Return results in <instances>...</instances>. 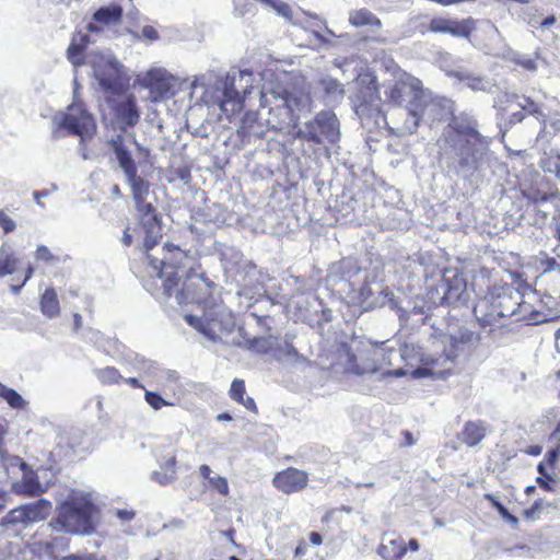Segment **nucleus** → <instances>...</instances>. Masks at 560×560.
Returning a JSON list of instances; mask_svg holds the SVG:
<instances>
[{
    "instance_id": "obj_57",
    "label": "nucleus",
    "mask_w": 560,
    "mask_h": 560,
    "mask_svg": "<svg viewBox=\"0 0 560 560\" xmlns=\"http://www.w3.org/2000/svg\"><path fill=\"white\" fill-rule=\"evenodd\" d=\"M404 439H405L404 445H406V446H410L415 443L413 436H412L411 432H409V431L404 432Z\"/></svg>"
},
{
    "instance_id": "obj_47",
    "label": "nucleus",
    "mask_w": 560,
    "mask_h": 560,
    "mask_svg": "<svg viewBox=\"0 0 560 560\" xmlns=\"http://www.w3.org/2000/svg\"><path fill=\"white\" fill-rule=\"evenodd\" d=\"M556 22H557V19H556V16H555L553 14L546 16V18H545V19H542L540 22H538V21H536V20H534V19H530V20L528 21V23H529L530 25H533V26L538 25V26H539V27H541V28H548V27H550L551 25H553Z\"/></svg>"
},
{
    "instance_id": "obj_2",
    "label": "nucleus",
    "mask_w": 560,
    "mask_h": 560,
    "mask_svg": "<svg viewBox=\"0 0 560 560\" xmlns=\"http://www.w3.org/2000/svg\"><path fill=\"white\" fill-rule=\"evenodd\" d=\"M339 360L343 374L365 377L381 374L382 377L406 375L401 368L390 370L392 355L395 349L387 348L383 342L371 340H358L354 346L341 343L339 347Z\"/></svg>"
},
{
    "instance_id": "obj_37",
    "label": "nucleus",
    "mask_w": 560,
    "mask_h": 560,
    "mask_svg": "<svg viewBox=\"0 0 560 560\" xmlns=\"http://www.w3.org/2000/svg\"><path fill=\"white\" fill-rule=\"evenodd\" d=\"M523 196L533 203H539L550 200L555 197V194L530 186L523 190Z\"/></svg>"
},
{
    "instance_id": "obj_15",
    "label": "nucleus",
    "mask_w": 560,
    "mask_h": 560,
    "mask_svg": "<svg viewBox=\"0 0 560 560\" xmlns=\"http://www.w3.org/2000/svg\"><path fill=\"white\" fill-rule=\"evenodd\" d=\"M52 510V504L46 499H38L32 503L20 505L8 512L5 523L8 524H30L46 520Z\"/></svg>"
},
{
    "instance_id": "obj_7",
    "label": "nucleus",
    "mask_w": 560,
    "mask_h": 560,
    "mask_svg": "<svg viewBox=\"0 0 560 560\" xmlns=\"http://www.w3.org/2000/svg\"><path fill=\"white\" fill-rule=\"evenodd\" d=\"M465 351V342L454 337L448 339L441 354L430 357L423 360L424 366L417 369L416 376H436L445 377L450 375L455 368L456 359Z\"/></svg>"
},
{
    "instance_id": "obj_43",
    "label": "nucleus",
    "mask_w": 560,
    "mask_h": 560,
    "mask_svg": "<svg viewBox=\"0 0 560 560\" xmlns=\"http://www.w3.org/2000/svg\"><path fill=\"white\" fill-rule=\"evenodd\" d=\"M35 258L45 262H52L56 257L52 255L50 249L45 245H39L35 250Z\"/></svg>"
},
{
    "instance_id": "obj_38",
    "label": "nucleus",
    "mask_w": 560,
    "mask_h": 560,
    "mask_svg": "<svg viewBox=\"0 0 560 560\" xmlns=\"http://www.w3.org/2000/svg\"><path fill=\"white\" fill-rule=\"evenodd\" d=\"M520 106L526 115H530L537 119L545 120V114L542 112L541 105L530 97H524L523 103H521Z\"/></svg>"
},
{
    "instance_id": "obj_18",
    "label": "nucleus",
    "mask_w": 560,
    "mask_h": 560,
    "mask_svg": "<svg viewBox=\"0 0 560 560\" xmlns=\"http://www.w3.org/2000/svg\"><path fill=\"white\" fill-rule=\"evenodd\" d=\"M487 294L493 298L492 300L502 311L504 319L515 316L521 292L516 291L513 285L502 281L494 282L488 287Z\"/></svg>"
},
{
    "instance_id": "obj_4",
    "label": "nucleus",
    "mask_w": 560,
    "mask_h": 560,
    "mask_svg": "<svg viewBox=\"0 0 560 560\" xmlns=\"http://www.w3.org/2000/svg\"><path fill=\"white\" fill-rule=\"evenodd\" d=\"M97 508L82 497H71L57 505L49 526L58 532L89 535L95 530Z\"/></svg>"
},
{
    "instance_id": "obj_60",
    "label": "nucleus",
    "mask_w": 560,
    "mask_h": 560,
    "mask_svg": "<svg viewBox=\"0 0 560 560\" xmlns=\"http://www.w3.org/2000/svg\"><path fill=\"white\" fill-rule=\"evenodd\" d=\"M408 547L410 548V550L412 551H418L419 550V541L416 539V538H411L409 541H408Z\"/></svg>"
},
{
    "instance_id": "obj_28",
    "label": "nucleus",
    "mask_w": 560,
    "mask_h": 560,
    "mask_svg": "<svg viewBox=\"0 0 560 560\" xmlns=\"http://www.w3.org/2000/svg\"><path fill=\"white\" fill-rule=\"evenodd\" d=\"M42 313L48 317L54 318L60 314V305L57 292L54 288L45 289L39 301Z\"/></svg>"
},
{
    "instance_id": "obj_59",
    "label": "nucleus",
    "mask_w": 560,
    "mask_h": 560,
    "mask_svg": "<svg viewBox=\"0 0 560 560\" xmlns=\"http://www.w3.org/2000/svg\"><path fill=\"white\" fill-rule=\"evenodd\" d=\"M550 439H555L557 441H560V420L558 421L555 430L552 431Z\"/></svg>"
},
{
    "instance_id": "obj_12",
    "label": "nucleus",
    "mask_w": 560,
    "mask_h": 560,
    "mask_svg": "<svg viewBox=\"0 0 560 560\" xmlns=\"http://www.w3.org/2000/svg\"><path fill=\"white\" fill-rule=\"evenodd\" d=\"M94 75L105 93L120 96L129 88V77L115 60H103L94 66Z\"/></svg>"
},
{
    "instance_id": "obj_52",
    "label": "nucleus",
    "mask_w": 560,
    "mask_h": 560,
    "mask_svg": "<svg viewBox=\"0 0 560 560\" xmlns=\"http://www.w3.org/2000/svg\"><path fill=\"white\" fill-rule=\"evenodd\" d=\"M525 452L528 455L538 456L541 454L542 447L540 445H530L527 447V450Z\"/></svg>"
},
{
    "instance_id": "obj_11",
    "label": "nucleus",
    "mask_w": 560,
    "mask_h": 560,
    "mask_svg": "<svg viewBox=\"0 0 560 560\" xmlns=\"http://www.w3.org/2000/svg\"><path fill=\"white\" fill-rule=\"evenodd\" d=\"M96 125L93 116L86 110L82 103H73L68 106L55 130V137H60V130H66L71 136H92Z\"/></svg>"
},
{
    "instance_id": "obj_9",
    "label": "nucleus",
    "mask_w": 560,
    "mask_h": 560,
    "mask_svg": "<svg viewBox=\"0 0 560 560\" xmlns=\"http://www.w3.org/2000/svg\"><path fill=\"white\" fill-rule=\"evenodd\" d=\"M353 102L357 113L369 116L381 113V95L374 73L364 72L358 75Z\"/></svg>"
},
{
    "instance_id": "obj_14",
    "label": "nucleus",
    "mask_w": 560,
    "mask_h": 560,
    "mask_svg": "<svg viewBox=\"0 0 560 560\" xmlns=\"http://www.w3.org/2000/svg\"><path fill=\"white\" fill-rule=\"evenodd\" d=\"M199 269L200 264L192 261L189 269L186 270L184 280H180V283L173 293L178 304L201 302L202 295L199 292V288L206 282V278L203 273L198 272Z\"/></svg>"
},
{
    "instance_id": "obj_56",
    "label": "nucleus",
    "mask_w": 560,
    "mask_h": 560,
    "mask_svg": "<svg viewBox=\"0 0 560 560\" xmlns=\"http://www.w3.org/2000/svg\"><path fill=\"white\" fill-rule=\"evenodd\" d=\"M126 383L129 384L133 388H143L142 384L136 377H129L126 380Z\"/></svg>"
},
{
    "instance_id": "obj_58",
    "label": "nucleus",
    "mask_w": 560,
    "mask_h": 560,
    "mask_svg": "<svg viewBox=\"0 0 560 560\" xmlns=\"http://www.w3.org/2000/svg\"><path fill=\"white\" fill-rule=\"evenodd\" d=\"M74 330H79L82 326V317L79 313L73 314Z\"/></svg>"
},
{
    "instance_id": "obj_44",
    "label": "nucleus",
    "mask_w": 560,
    "mask_h": 560,
    "mask_svg": "<svg viewBox=\"0 0 560 560\" xmlns=\"http://www.w3.org/2000/svg\"><path fill=\"white\" fill-rule=\"evenodd\" d=\"M0 226L4 234L13 232L16 228L15 222L3 210H0Z\"/></svg>"
},
{
    "instance_id": "obj_1",
    "label": "nucleus",
    "mask_w": 560,
    "mask_h": 560,
    "mask_svg": "<svg viewBox=\"0 0 560 560\" xmlns=\"http://www.w3.org/2000/svg\"><path fill=\"white\" fill-rule=\"evenodd\" d=\"M109 145L114 150L119 166L126 175L136 203V209L145 230L143 247L149 265L156 271L158 278L162 280L163 295L170 299L180 283L179 271L188 270L192 261L197 260L189 252L168 242L164 243L162 247V258L150 254L162 238L161 221L156 214V210L151 202L147 201V196L150 191V183L138 175L137 164L125 147L121 135L112 139Z\"/></svg>"
},
{
    "instance_id": "obj_16",
    "label": "nucleus",
    "mask_w": 560,
    "mask_h": 560,
    "mask_svg": "<svg viewBox=\"0 0 560 560\" xmlns=\"http://www.w3.org/2000/svg\"><path fill=\"white\" fill-rule=\"evenodd\" d=\"M308 482V474L292 466L276 472L272 478V486L287 495L302 492Z\"/></svg>"
},
{
    "instance_id": "obj_31",
    "label": "nucleus",
    "mask_w": 560,
    "mask_h": 560,
    "mask_svg": "<svg viewBox=\"0 0 560 560\" xmlns=\"http://www.w3.org/2000/svg\"><path fill=\"white\" fill-rule=\"evenodd\" d=\"M145 86L149 88L151 92L156 93L159 97H164L171 90L167 80L153 72L148 73L145 78Z\"/></svg>"
},
{
    "instance_id": "obj_5",
    "label": "nucleus",
    "mask_w": 560,
    "mask_h": 560,
    "mask_svg": "<svg viewBox=\"0 0 560 560\" xmlns=\"http://www.w3.org/2000/svg\"><path fill=\"white\" fill-rule=\"evenodd\" d=\"M386 102L395 107L407 108L413 119V129L420 126L427 109V101L421 80L404 72L385 90Z\"/></svg>"
},
{
    "instance_id": "obj_41",
    "label": "nucleus",
    "mask_w": 560,
    "mask_h": 560,
    "mask_svg": "<svg viewBox=\"0 0 560 560\" xmlns=\"http://www.w3.org/2000/svg\"><path fill=\"white\" fill-rule=\"evenodd\" d=\"M145 401L155 410H160L162 407L167 406L168 402L158 393L145 392Z\"/></svg>"
},
{
    "instance_id": "obj_26",
    "label": "nucleus",
    "mask_w": 560,
    "mask_h": 560,
    "mask_svg": "<svg viewBox=\"0 0 560 560\" xmlns=\"http://www.w3.org/2000/svg\"><path fill=\"white\" fill-rule=\"evenodd\" d=\"M211 468L206 464L199 467L200 477L207 481L203 486L210 488L222 497H228L230 493V487L226 478L222 476H211Z\"/></svg>"
},
{
    "instance_id": "obj_46",
    "label": "nucleus",
    "mask_w": 560,
    "mask_h": 560,
    "mask_svg": "<svg viewBox=\"0 0 560 560\" xmlns=\"http://www.w3.org/2000/svg\"><path fill=\"white\" fill-rule=\"evenodd\" d=\"M59 542L63 544V538L55 537L49 541L39 542L38 547H39L40 551H44L45 553H47L50 557H54V548Z\"/></svg>"
},
{
    "instance_id": "obj_48",
    "label": "nucleus",
    "mask_w": 560,
    "mask_h": 560,
    "mask_svg": "<svg viewBox=\"0 0 560 560\" xmlns=\"http://www.w3.org/2000/svg\"><path fill=\"white\" fill-rule=\"evenodd\" d=\"M34 273V268L33 266L30 264L25 270V277L24 279L22 280V282L19 284V285H11V291L14 293V294H19L21 289L25 285V283L32 278Z\"/></svg>"
},
{
    "instance_id": "obj_32",
    "label": "nucleus",
    "mask_w": 560,
    "mask_h": 560,
    "mask_svg": "<svg viewBox=\"0 0 560 560\" xmlns=\"http://www.w3.org/2000/svg\"><path fill=\"white\" fill-rule=\"evenodd\" d=\"M540 167L544 172L552 173L560 179V153L557 150L545 152L540 159Z\"/></svg>"
},
{
    "instance_id": "obj_17",
    "label": "nucleus",
    "mask_w": 560,
    "mask_h": 560,
    "mask_svg": "<svg viewBox=\"0 0 560 560\" xmlns=\"http://www.w3.org/2000/svg\"><path fill=\"white\" fill-rule=\"evenodd\" d=\"M492 299L493 298L486 292L485 295L476 301L472 310L479 326L483 329L489 328L490 331L504 326L502 311H500Z\"/></svg>"
},
{
    "instance_id": "obj_49",
    "label": "nucleus",
    "mask_w": 560,
    "mask_h": 560,
    "mask_svg": "<svg viewBox=\"0 0 560 560\" xmlns=\"http://www.w3.org/2000/svg\"><path fill=\"white\" fill-rule=\"evenodd\" d=\"M142 35L144 37H147L148 39H151V40H155V39L159 38L158 31L153 26H151V25H145L142 28Z\"/></svg>"
},
{
    "instance_id": "obj_10",
    "label": "nucleus",
    "mask_w": 560,
    "mask_h": 560,
    "mask_svg": "<svg viewBox=\"0 0 560 560\" xmlns=\"http://www.w3.org/2000/svg\"><path fill=\"white\" fill-rule=\"evenodd\" d=\"M110 110V124L122 132L136 127L141 118V112L133 94L120 98L106 97Z\"/></svg>"
},
{
    "instance_id": "obj_24",
    "label": "nucleus",
    "mask_w": 560,
    "mask_h": 560,
    "mask_svg": "<svg viewBox=\"0 0 560 560\" xmlns=\"http://www.w3.org/2000/svg\"><path fill=\"white\" fill-rule=\"evenodd\" d=\"M407 552V546L401 537L392 538L382 542L377 548V553L384 560H401Z\"/></svg>"
},
{
    "instance_id": "obj_3",
    "label": "nucleus",
    "mask_w": 560,
    "mask_h": 560,
    "mask_svg": "<svg viewBox=\"0 0 560 560\" xmlns=\"http://www.w3.org/2000/svg\"><path fill=\"white\" fill-rule=\"evenodd\" d=\"M440 141L454 151L458 165L466 168L477 163L478 154L487 149L489 142L478 131L477 120L470 117H452L445 126Z\"/></svg>"
},
{
    "instance_id": "obj_61",
    "label": "nucleus",
    "mask_w": 560,
    "mask_h": 560,
    "mask_svg": "<svg viewBox=\"0 0 560 560\" xmlns=\"http://www.w3.org/2000/svg\"><path fill=\"white\" fill-rule=\"evenodd\" d=\"M217 420L218 421H231L232 420V416L228 412H223V413H220L217 416Z\"/></svg>"
},
{
    "instance_id": "obj_51",
    "label": "nucleus",
    "mask_w": 560,
    "mask_h": 560,
    "mask_svg": "<svg viewBox=\"0 0 560 560\" xmlns=\"http://www.w3.org/2000/svg\"><path fill=\"white\" fill-rule=\"evenodd\" d=\"M308 538H310V541L315 545V546H319L322 545L323 542V538H322V535L317 532H312L310 535H308Z\"/></svg>"
},
{
    "instance_id": "obj_22",
    "label": "nucleus",
    "mask_w": 560,
    "mask_h": 560,
    "mask_svg": "<svg viewBox=\"0 0 560 560\" xmlns=\"http://www.w3.org/2000/svg\"><path fill=\"white\" fill-rule=\"evenodd\" d=\"M90 42V35L81 31L72 35L71 42L67 48V58L74 67H81L85 63L84 52Z\"/></svg>"
},
{
    "instance_id": "obj_40",
    "label": "nucleus",
    "mask_w": 560,
    "mask_h": 560,
    "mask_svg": "<svg viewBox=\"0 0 560 560\" xmlns=\"http://www.w3.org/2000/svg\"><path fill=\"white\" fill-rule=\"evenodd\" d=\"M542 500H536L528 509H525L522 513L523 517L528 521L539 518L542 511Z\"/></svg>"
},
{
    "instance_id": "obj_20",
    "label": "nucleus",
    "mask_w": 560,
    "mask_h": 560,
    "mask_svg": "<svg viewBox=\"0 0 560 560\" xmlns=\"http://www.w3.org/2000/svg\"><path fill=\"white\" fill-rule=\"evenodd\" d=\"M219 106L229 118L242 112L244 107V100L235 89L233 82L224 84Z\"/></svg>"
},
{
    "instance_id": "obj_35",
    "label": "nucleus",
    "mask_w": 560,
    "mask_h": 560,
    "mask_svg": "<svg viewBox=\"0 0 560 560\" xmlns=\"http://www.w3.org/2000/svg\"><path fill=\"white\" fill-rule=\"evenodd\" d=\"M98 381L104 385L119 384L122 380L119 371L114 366H106L96 371Z\"/></svg>"
},
{
    "instance_id": "obj_63",
    "label": "nucleus",
    "mask_w": 560,
    "mask_h": 560,
    "mask_svg": "<svg viewBox=\"0 0 560 560\" xmlns=\"http://www.w3.org/2000/svg\"><path fill=\"white\" fill-rule=\"evenodd\" d=\"M267 340L265 338H255L250 342V347L256 348L258 343H265Z\"/></svg>"
},
{
    "instance_id": "obj_50",
    "label": "nucleus",
    "mask_w": 560,
    "mask_h": 560,
    "mask_svg": "<svg viewBox=\"0 0 560 560\" xmlns=\"http://www.w3.org/2000/svg\"><path fill=\"white\" fill-rule=\"evenodd\" d=\"M122 243L125 246L129 247L131 244H132V235L130 234V228L127 226L125 230H124V234H122Z\"/></svg>"
},
{
    "instance_id": "obj_27",
    "label": "nucleus",
    "mask_w": 560,
    "mask_h": 560,
    "mask_svg": "<svg viewBox=\"0 0 560 560\" xmlns=\"http://www.w3.org/2000/svg\"><path fill=\"white\" fill-rule=\"evenodd\" d=\"M349 23L354 27H382V21L366 8L351 11L349 13Z\"/></svg>"
},
{
    "instance_id": "obj_8",
    "label": "nucleus",
    "mask_w": 560,
    "mask_h": 560,
    "mask_svg": "<svg viewBox=\"0 0 560 560\" xmlns=\"http://www.w3.org/2000/svg\"><path fill=\"white\" fill-rule=\"evenodd\" d=\"M339 136V122L336 115L331 112L322 110L315 117L305 124L304 129H299L295 138L322 144L325 140L335 142Z\"/></svg>"
},
{
    "instance_id": "obj_21",
    "label": "nucleus",
    "mask_w": 560,
    "mask_h": 560,
    "mask_svg": "<svg viewBox=\"0 0 560 560\" xmlns=\"http://www.w3.org/2000/svg\"><path fill=\"white\" fill-rule=\"evenodd\" d=\"M488 425L482 420H469L458 434V440L468 447L477 446L487 435Z\"/></svg>"
},
{
    "instance_id": "obj_23",
    "label": "nucleus",
    "mask_w": 560,
    "mask_h": 560,
    "mask_svg": "<svg viewBox=\"0 0 560 560\" xmlns=\"http://www.w3.org/2000/svg\"><path fill=\"white\" fill-rule=\"evenodd\" d=\"M230 398L242 405L245 409L253 413H258V407L254 398L246 395V386L244 380L234 378L229 390Z\"/></svg>"
},
{
    "instance_id": "obj_29",
    "label": "nucleus",
    "mask_w": 560,
    "mask_h": 560,
    "mask_svg": "<svg viewBox=\"0 0 560 560\" xmlns=\"http://www.w3.org/2000/svg\"><path fill=\"white\" fill-rule=\"evenodd\" d=\"M185 318L190 326L203 334L210 340L217 341L220 339V337L215 334V326L219 325L215 319L208 320L194 315H186Z\"/></svg>"
},
{
    "instance_id": "obj_19",
    "label": "nucleus",
    "mask_w": 560,
    "mask_h": 560,
    "mask_svg": "<svg viewBox=\"0 0 560 560\" xmlns=\"http://www.w3.org/2000/svg\"><path fill=\"white\" fill-rule=\"evenodd\" d=\"M124 10L119 4L101 7L93 14L92 22L86 25L90 33H101L106 27L120 24Z\"/></svg>"
},
{
    "instance_id": "obj_25",
    "label": "nucleus",
    "mask_w": 560,
    "mask_h": 560,
    "mask_svg": "<svg viewBox=\"0 0 560 560\" xmlns=\"http://www.w3.org/2000/svg\"><path fill=\"white\" fill-rule=\"evenodd\" d=\"M282 110L287 116L288 121H280L278 126H276V128L279 130H282L285 126H290L291 124L296 126V119L294 118L293 112L302 105L303 96L284 91L282 94Z\"/></svg>"
},
{
    "instance_id": "obj_13",
    "label": "nucleus",
    "mask_w": 560,
    "mask_h": 560,
    "mask_svg": "<svg viewBox=\"0 0 560 560\" xmlns=\"http://www.w3.org/2000/svg\"><path fill=\"white\" fill-rule=\"evenodd\" d=\"M476 27L477 21L471 16L462 20L433 16L427 25V31L469 39Z\"/></svg>"
},
{
    "instance_id": "obj_62",
    "label": "nucleus",
    "mask_w": 560,
    "mask_h": 560,
    "mask_svg": "<svg viewBox=\"0 0 560 560\" xmlns=\"http://www.w3.org/2000/svg\"><path fill=\"white\" fill-rule=\"evenodd\" d=\"M304 552H305V545H304V542H302L300 546H298L295 548L294 553H295V556H300V555H303Z\"/></svg>"
},
{
    "instance_id": "obj_45",
    "label": "nucleus",
    "mask_w": 560,
    "mask_h": 560,
    "mask_svg": "<svg viewBox=\"0 0 560 560\" xmlns=\"http://www.w3.org/2000/svg\"><path fill=\"white\" fill-rule=\"evenodd\" d=\"M559 452L555 451V448H551L548 451L544 457V459L538 465H544L545 467L549 469H553L557 460L559 459Z\"/></svg>"
},
{
    "instance_id": "obj_64",
    "label": "nucleus",
    "mask_w": 560,
    "mask_h": 560,
    "mask_svg": "<svg viewBox=\"0 0 560 560\" xmlns=\"http://www.w3.org/2000/svg\"><path fill=\"white\" fill-rule=\"evenodd\" d=\"M523 65H524L525 68H527L529 70H533V69L536 68L535 62L533 60H527Z\"/></svg>"
},
{
    "instance_id": "obj_36",
    "label": "nucleus",
    "mask_w": 560,
    "mask_h": 560,
    "mask_svg": "<svg viewBox=\"0 0 560 560\" xmlns=\"http://www.w3.org/2000/svg\"><path fill=\"white\" fill-rule=\"evenodd\" d=\"M19 264L20 260L13 253L0 257V278L14 273Z\"/></svg>"
},
{
    "instance_id": "obj_54",
    "label": "nucleus",
    "mask_w": 560,
    "mask_h": 560,
    "mask_svg": "<svg viewBox=\"0 0 560 560\" xmlns=\"http://www.w3.org/2000/svg\"><path fill=\"white\" fill-rule=\"evenodd\" d=\"M457 290H458L457 288L450 287L447 289V291L445 292L444 299L445 300H452V299L458 298L459 293L454 292V291H457Z\"/></svg>"
},
{
    "instance_id": "obj_30",
    "label": "nucleus",
    "mask_w": 560,
    "mask_h": 560,
    "mask_svg": "<svg viewBox=\"0 0 560 560\" xmlns=\"http://www.w3.org/2000/svg\"><path fill=\"white\" fill-rule=\"evenodd\" d=\"M0 397L4 399L12 409L23 410L27 401L13 388L0 382Z\"/></svg>"
},
{
    "instance_id": "obj_6",
    "label": "nucleus",
    "mask_w": 560,
    "mask_h": 560,
    "mask_svg": "<svg viewBox=\"0 0 560 560\" xmlns=\"http://www.w3.org/2000/svg\"><path fill=\"white\" fill-rule=\"evenodd\" d=\"M516 320L527 325H539L560 317V307L549 293L547 287L541 290L526 284L520 294Z\"/></svg>"
},
{
    "instance_id": "obj_39",
    "label": "nucleus",
    "mask_w": 560,
    "mask_h": 560,
    "mask_svg": "<svg viewBox=\"0 0 560 560\" xmlns=\"http://www.w3.org/2000/svg\"><path fill=\"white\" fill-rule=\"evenodd\" d=\"M560 268V264L555 257H544L539 260V269L541 270L540 281L546 284V279H553L550 276H545L546 273L551 272L556 268Z\"/></svg>"
},
{
    "instance_id": "obj_34",
    "label": "nucleus",
    "mask_w": 560,
    "mask_h": 560,
    "mask_svg": "<svg viewBox=\"0 0 560 560\" xmlns=\"http://www.w3.org/2000/svg\"><path fill=\"white\" fill-rule=\"evenodd\" d=\"M550 469L544 465L537 466L538 477L536 478L537 485L547 492H556V479L551 476Z\"/></svg>"
},
{
    "instance_id": "obj_33",
    "label": "nucleus",
    "mask_w": 560,
    "mask_h": 560,
    "mask_svg": "<svg viewBox=\"0 0 560 560\" xmlns=\"http://www.w3.org/2000/svg\"><path fill=\"white\" fill-rule=\"evenodd\" d=\"M483 499L490 503V505L497 510L500 516L513 527L518 526V517L509 512V510L498 500L492 493H485Z\"/></svg>"
},
{
    "instance_id": "obj_42",
    "label": "nucleus",
    "mask_w": 560,
    "mask_h": 560,
    "mask_svg": "<svg viewBox=\"0 0 560 560\" xmlns=\"http://www.w3.org/2000/svg\"><path fill=\"white\" fill-rule=\"evenodd\" d=\"M23 492L28 495H38L42 493L43 489L35 478H30L23 481Z\"/></svg>"
},
{
    "instance_id": "obj_55",
    "label": "nucleus",
    "mask_w": 560,
    "mask_h": 560,
    "mask_svg": "<svg viewBox=\"0 0 560 560\" xmlns=\"http://www.w3.org/2000/svg\"><path fill=\"white\" fill-rule=\"evenodd\" d=\"M525 116H526V114L523 110L513 113L511 115V121L512 122H521L525 118Z\"/></svg>"
},
{
    "instance_id": "obj_53",
    "label": "nucleus",
    "mask_w": 560,
    "mask_h": 560,
    "mask_svg": "<svg viewBox=\"0 0 560 560\" xmlns=\"http://www.w3.org/2000/svg\"><path fill=\"white\" fill-rule=\"evenodd\" d=\"M117 515L119 516V518L121 520H125V521H130L135 517V512L132 511H127V510H119L117 512Z\"/></svg>"
}]
</instances>
